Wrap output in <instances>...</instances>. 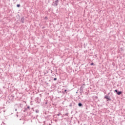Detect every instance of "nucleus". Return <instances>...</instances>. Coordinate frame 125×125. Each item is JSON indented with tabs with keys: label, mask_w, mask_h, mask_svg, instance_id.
<instances>
[{
	"label": "nucleus",
	"mask_w": 125,
	"mask_h": 125,
	"mask_svg": "<svg viewBox=\"0 0 125 125\" xmlns=\"http://www.w3.org/2000/svg\"><path fill=\"white\" fill-rule=\"evenodd\" d=\"M115 92H116L118 95H121L122 94V91H118L117 89L115 90Z\"/></svg>",
	"instance_id": "2"
},
{
	"label": "nucleus",
	"mask_w": 125,
	"mask_h": 125,
	"mask_svg": "<svg viewBox=\"0 0 125 125\" xmlns=\"http://www.w3.org/2000/svg\"><path fill=\"white\" fill-rule=\"evenodd\" d=\"M64 92H67V90H64Z\"/></svg>",
	"instance_id": "15"
},
{
	"label": "nucleus",
	"mask_w": 125,
	"mask_h": 125,
	"mask_svg": "<svg viewBox=\"0 0 125 125\" xmlns=\"http://www.w3.org/2000/svg\"><path fill=\"white\" fill-rule=\"evenodd\" d=\"M54 81H57V78H54Z\"/></svg>",
	"instance_id": "12"
},
{
	"label": "nucleus",
	"mask_w": 125,
	"mask_h": 125,
	"mask_svg": "<svg viewBox=\"0 0 125 125\" xmlns=\"http://www.w3.org/2000/svg\"><path fill=\"white\" fill-rule=\"evenodd\" d=\"M17 6L18 7H20L21 5H20V4H18L17 5Z\"/></svg>",
	"instance_id": "10"
},
{
	"label": "nucleus",
	"mask_w": 125,
	"mask_h": 125,
	"mask_svg": "<svg viewBox=\"0 0 125 125\" xmlns=\"http://www.w3.org/2000/svg\"><path fill=\"white\" fill-rule=\"evenodd\" d=\"M104 98H105V99H107V98H108V96H107V95L104 96Z\"/></svg>",
	"instance_id": "8"
},
{
	"label": "nucleus",
	"mask_w": 125,
	"mask_h": 125,
	"mask_svg": "<svg viewBox=\"0 0 125 125\" xmlns=\"http://www.w3.org/2000/svg\"><path fill=\"white\" fill-rule=\"evenodd\" d=\"M68 115H69V113H67L66 114H63V116L62 117H63L64 116H68Z\"/></svg>",
	"instance_id": "6"
},
{
	"label": "nucleus",
	"mask_w": 125,
	"mask_h": 125,
	"mask_svg": "<svg viewBox=\"0 0 125 125\" xmlns=\"http://www.w3.org/2000/svg\"><path fill=\"white\" fill-rule=\"evenodd\" d=\"M21 23H24V18H22L21 19Z\"/></svg>",
	"instance_id": "3"
},
{
	"label": "nucleus",
	"mask_w": 125,
	"mask_h": 125,
	"mask_svg": "<svg viewBox=\"0 0 125 125\" xmlns=\"http://www.w3.org/2000/svg\"><path fill=\"white\" fill-rule=\"evenodd\" d=\"M78 106L79 107H82V106H83V104L82 103H80L78 104Z\"/></svg>",
	"instance_id": "5"
},
{
	"label": "nucleus",
	"mask_w": 125,
	"mask_h": 125,
	"mask_svg": "<svg viewBox=\"0 0 125 125\" xmlns=\"http://www.w3.org/2000/svg\"><path fill=\"white\" fill-rule=\"evenodd\" d=\"M45 18L46 19V18H47V17H46L45 18Z\"/></svg>",
	"instance_id": "18"
},
{
	"label": "nucleus",
	"mask_w": 125,
	"mask_h": 125,
	"mask_svg": "<svg viewBox=\"0 0 125 125\" xmlns=\"http://www.w3.org/2000/svg\"><path fill=\"white\" fill-rule=\"evenodd\" d=\"M111 98H107V99H106V101H111Z\"/></svg>",
	"instance_id": "4"
},
{
	"label": "nucleus",
	"mask_w": 125,
	"mask_h": 125,
	"mask_svg": "<svg viewBox=\"0 0 125 125\" xmlns=\"http://www.w3.org/2000/svg\"><path fill=\"white\" fill-rule=\"evenodd\" d=\"M27 109H30V106H28L27 107Z\"/></svg>",
	"instance_id": "13"
},
{
	"label": "nucleus",
	"mask_w": 125,
	"mask_h": 125,
	"mask_svg": "<svg viewBox=\"0 0 125 125\" xmlns=\"http://www.w3.org/2000/svg\"><path fill=\"white\" fill-rule=\"evenodd\" d=\"M15 111H16V112L17 111V109H15Z\"/></svg>",
	"instance_id": "17"
},
{
	"label": "nucleus",
	"mask_w": 125,
	"mask_h": 125,
	"mask_svg": "<svg viewBox=\"0 0 125 125\" xmlns=\"http://www.w3.org/2000/svg\"><path fill=\"white\" fill-rule=\"evenodd\" d=\"M69 107H72V104H69Z\"/></svg>",
	"instance_id": "14"
},
{
	"label": "nucleus",
	"mask_w": 125,
	"mask_h": 125,
	"mask_svg": "<svg viewBox=\"0 0 125 125\" xmlns=\"http://www.w3.org/2000/svg\"><path fill=\"white\" fill-rule=\"evenodd\" d=\"M58 3H59V0H56L55 2H53L52 5H53V6H57L58 5Z\"/></svg>",
	"instance_id": "1"
},
{
	"label": "nucleus",
	"mask_w": 125,
	"mask_h": 125,
	"mask_svg": "<svg viewBox=\"0 0 125 125\" xmlns=\"http://www.w3.org/2000/svg\"><path fill=\"white\" fill-rule=\"evenodd\" d=\"M91 66H92L93 65H94V63L93 62H92L90 63Z\"/></svg>",
	"instance_id": "11"
},
{
	"label": "nucleus",
	"mask_w": 125,
	"mask_h": 125,
	"mask_svg": "<svg viewBox=\"0 0 125 125\" xmlns=\"http://www.w3.org/2000/svg\"><path fill=\"white\" fill-rule=\"evenodd\" d=\"M36 112L37 113H39V111H38V110H36Z\"/></svg>",
	"instance_id": "16"
},
{
	"label": "nucleus",
	"mask_w": 125,
	"mask_h": 125,
	"mask_svg": "<svg viewBox=\"0 0 125 125\" xmlns=\"http://www.w3.org/2000/svg\"><path fill=\"white\" fill-rule=\"evenodd\" d=\"M80 90H81V91H83V86H81V87H80Z\"/></svg>",
	"instance_id": "7"
},
{
	"label": "nucleus",
	"mask_w": 125,
	"mask_h": 125,
	"mask_svg": "<svg viewBox=\"0 0 125 125\" xmlns=\"http://www.w3.org/2000/svg\"><path fill=\"white\" fill-rule=\"evenodd\" d=\"M60 115H62V114L61 113V112H59V114H57V116H60Z\"/></svg>",
	"instance_id": "9"
}]
</instances>
